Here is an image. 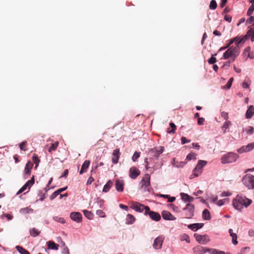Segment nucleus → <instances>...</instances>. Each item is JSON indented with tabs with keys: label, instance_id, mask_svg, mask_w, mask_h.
<instances>
[{
	"label": "nucleus",
	"instance_id": "f257e3e1",
	"mask_svg": "<svg viewBox=\"0 0 254 254\" xmlns=\"http://www.w3.org/2000/svg\"><path fill=\"white\" fill-rule=\"evenodd\" d=\"M251 199L242 194H238L233 200V206L237 210L241 211L244 207L247 208L251 203Z\"/></svg>",
	"mask_w": 254,
	"mask_h": 254
},
{
	"label": "nucleus",
	"instance_id": "f03ea898",
	"mask_svg": "<svg viewBox=\"0 0 254 254\" xmlns=\"http://www.w3.org/2000/svg\"><path fill=\"white\" fill-rule=\"evenodd\" d=\"M240 48L238 47L232 46L225 52L223 55V59L224 60L233 58L232 61L234 62L240 54Z\"/></svg>",
	"mask_w": 254,
	"mask_h": 254
},
{
	"label": "nucleus",
	"instance_id": "7ed1b4c3",
	"mask_svg": "<svg viewBox=\"0 0 254 254\" xmlns=\"http://www.w3.org/2000/svg\"><path fill=\"white\" fill-rule=\"evenodd\" d=\"M164 151L163 146H160L157 147H154L148 151V159L150 160H157L161 154Z\"/></svg>",
	"mask_w": 254,
	"mask_h": 254
},
{
	"label": "nucleus",
	"instance_id": "20e7f679",
	"mask_svg": "<svg viewBox=\"0 0 254 254\" xmlns=\"http://www.w3.org/2000/svg\"><path fill=\"white\" fill-rule=\"evenodd\" d=\"M239 157V156L237 153L230 152L222 157L221 162L223 164L232 163L236 162Z\"/></svg>",
	"mask_w": 254,
	"mask_h": 254
},
{
	"label": "nucleus",
	"instance_id": "39448f33",
	"mask_svg": "<svg viewBox=\"0 0 254 254\" xmlns=\"http://www.w3.org/2000/svg\"><path fill=\"white\" fill-rule=\"evenodd\" d=\"M242 182L243 185L249 190H253L254 189V176L250 174H247L245 175Z\"/></svg>",
	"mask_w": 254,
	"mask_h": 254
},
{
	"label": "nucleus",
	"instance_id": "423d86ee",
	"mask_svg": "<svg viewBox=\"0 0 254 254\" xmlns=\"http://www.w3.org/2000/svg\"><path fill=\"white\" fill-rule=\"evenodd\" d=\"M183 215L185 218L190 219L194 216V206L193 204L188 203L185 207L183 209Z\"/></svg>",
	"mask_w": 254,
	"mask_h": 254
},
{
	"label": "nucleus",
	"instance_id": "0eeeda50",
	"mask_svg": "<svg viewBox=\"0 0 254 254\" xmlns=\"http://www.w3.org/2000/svg\"><path fill=\"white\" fill-rule=\"evenodd\" d=\"M144 214L146 215H148L152 220L155 221H158L161 219L160 215L158 212L150 211L149 207L146 208Z\"/></svg>",
	"mask_w": 254,
	"mask_h": 254
},
{
	"label": "nucleus",
	"instance_id": "6e6552de",
	"mask_svg": "<svg viewBox=\"0 0 254 254\" xmlns=\"http://www.w3.org/2000/svg\"><path fill=\"white\" fill-rule=\"evenodd\" d=\"M150 176L148 174H145L144 177L140 182L141 188L145 190H146L150 186Z\"/></svg>",
	"mask_w": 254,
	"mask_h": 254
},
{
	"label": "nucleus",
	"instance_id": "1a4fd4ad",
	"mask_svg": "<svg viewBox=\"0 0 254 254\" xmlns=\"http://www.w3.org/2000/svg\"><path fill=\"white\" fill-rule=\"evenodd\" d=\"M164 240V236L161 235L157 237L154 241L153 248L155 250H159L162 248Z\"/></svg>",
	"mask_w": 254,
	"mask_h": 254
},
{
	"label": "nucleus",
	"instance_id": "9d476101",
	"mask_svg": "<svg viewBox=\"0 0 254 254\" xmlns=\"http://www.w3.org/2000/svg\"><path fill=\"white\" fill-rule=\"evenodd\" d=\"M194 237L200 244H205L210 241L209 237L207 235H201L195 233L194 234Z\"/></svg>",
	"mask_w": 254,
	"mask_h": 254
},
{
	"label": "nucleus",
	"instance_id": "9b49d317",
	"mask_svg": "<svg viewBox=\"0 0 254 254\" xmlns=\"http://www.w3.org/2000/svg\"><path fill=\"white\" fill-rule=\"evenodd\" d=\"M147 207H149L147 206H145L143 204L137 202H133L131 206V208L132 209L139 212H142L144 210L146 211V208Z\"/></svg>",
	"mask_w": 254,
	"mask_h": 254
},
{
	"label": "nucleus",
	"instance_id": "f8f14e48",
	"mask_svg": "<svg viewBox=\"0 0 254 254\" xmlns=\"http://www.w3.org/2000/svg\"><path fill=\"white\" fill-rule=\"evenodd\" d=\"M209 248L203 247L201 246H196L192 249L193 252L194 254H204L206 252H208Z\"/></svg>",
	"mask_w": 254,
	"mask_h": 254
},
{
	"label": "nucleus",
	"instance_id": "ddd939ff",
	"mask_svg": "<svg viewBox=\"0 0 254 254\" xmlns=\"http://www.w3.org/2000/svg\"><path fill=\"white\" fill-rule=\"evenodd\" d=\"M70 218L72 220L77 223H80L82 220V214L78 212H72L70 213Z\"/></svg>",
	"mask_w": 254,
	"mask_h": 254
},
{
	"label": "nucleus",
	"instance_id": "4468645a",
	"mask_svg": "<svg viewBox=\"0 0 254 254\" xmlns=\"http://www.w3.org/2000/svg\"><path fill=\"white\" fill-rule=\"evenodd\" d=\"M33 164L29 161L26 164L24 170V178L27 179L31 174V170L33 167Z\"/></svg>",
	"mask_w": 254,
	"mask_h": 254
},
{
	"label": "nucleus",
	"instance_id": "2eb2a0df",
	"mask_svg": "<svg viewBox=\"0 0 254 254\" xmlns=\"http://www.w3.org/2000/svg\"><path fill=\"white\" fill-rule=\"evenodd\" d=\"M140 174V171L135 167H132L129 169V176L132 179H136Z\"/></svg>",
	"mask_w": 254,
	"mask_h": 254
},
{
	"label": "nucleus",
	"instance_id": "dca6fc26",
	"mask_svg": "<svg viewBox=\"0 0 254 254\" xmlns=\"http://www.w3.org/2000/svg\"><path fill=\"white\" fill-rule=\"evenodd\" d=\"M125 183L123 180L117 179L115 181V187L117 191L122 192L124 190Z\"/></svg>",
	"mask_w": 254,
	"mask_h": 254
},
{
	"label": "nucleus",
	"instance_id": "f3484780",
	"mask_svg": "<svg viewBox=\"0 0 254 254\" xmlns=\"http://www.w3.org/2000/svg\"><path fill=\"white\" fill-rule=\"evenodd\" d=\"M112 155V163L114 164H117L118 163L119 159L120 156V149L118 148L115 149L113 152Z\"/></svg>",
	"mask_w": 254,
	"mask_h": 254
},
{
	"label": "nucleus",
	"instance_id": "a211bd4d",
	"mask_svg": "<svg viewBox=\"0 0 254 254\" xmlns=\"http://www.w3.org/2000/svg\"><path fill=\"white\" fill-rule=\"evenodd\" d=\"M162 216L166 220H175L176 218L170 212L164 210L162 212Z\"/></svg>",
	"mask_w": 254,
	"mask_h": 254
},
{
	"label": "nucleus",
	"instance_id": "6ab92c4d",
	"mask_svg": "<svg viewBox=\"0 0 254 254\" xmlns=\"http://www.w3.org/2000/svg\"><path fill=\"white\" fill-rule=\"evenodd\" d=\"M204 225L203 223H194L188 225V228L193 231H196L201 228Z\"/></svg>",
	"mask_w": 254,
	"mask_h": 254
},
{
	"label": "nucleus",
	"instance_id": "aec40b11",
	"mask_svg": "<svg viewBox=\"0 0 254 254\" xmlns=\"http://www.w3.org/2000/svg\"><path fill=\"white\" fill-rule=\"evenodd\" d=\"M34 177L33 176L31 180L28 181L20 189L22 191H24L26 189L28 188L29 189L34 184Z\"/></svg>",
	"mask_w": 254,
	"mask_h": 254
},
{
	"label": "nucleus",
	"instance_id": "412c9836",
	"mask_svg": "<svg viewBox=\"0 0 254 254\" xmlns=\"http://www.w3.org/2000/svg\"><path fill=\"white\" fill-rule=\"evenodd\" d=\"M186 164V163L184 161L178 162L175 158L173 159L171 162L172 166L176 168H183Z\"/></svg>",
	"mask_w": 254,
	"mask_h": 254
},
{
	"label": "nucleus",
	"instance_id": "4be33fe9",
	"mask_svg": "<svg viewBox=\"0 0 254 254\" xmlns=\"http://www.w3.org/2000/svg\"><path fill=\"white\" fill-rule=\"evenodd\" d=\"M207 164V161L199 160L197 164V165L193 169V172H198L203 167L205 166Z\"/></svg>",
	"mask_w": 254,
	"mask_h": 254
},
{
	"label": "nucleus",
	"instance_id": "5701e85b",
	"mask_svg": "<svg viewBox=\"0 0 254 254\" xmlns=\"http://www.w3.org/2000/svg\"><path fill=\"white\" fill-rule=\"evenodd\" d=\"M182 200L185 202H190L193 200V198L187 193L182 192L181 193Z\"/></svg>",
	"mask_w": 254,
	"mask_h": 254
},
{
	"label": "nucleus",
	"instance_id": "b1692460",
	"mask_svg": "<svg viewBox=\"0 0 254 254\" xmlns=\"http://www.w3.org/2000/svg\"><path fill=\"white\" fill-rule=\"evenodd\" d=\"M254 114V107L253 105L250 106L246 113V118L247 119L251 118Z\"/></svg>",
	"mask_w": 254,
	"mask_h": 254
},
{
	"label": "nucleus",
	"instance_id": "393cba45",
	"mask_svg": "<svg viewBox=\"0 0 254 254\" xmlns=\"http://www.w3.org/2000/svg\"><path fill=\"white\" fill-rule=\"evenodd\" d=\"M90 161L89 160H85L82 165L81 170L79 172L80 174H83L86 171V170L89 167L90 165Z\"/></svg>",
	"mask_w": 254,
	"mask_h": 254
},
{
	"label": "nucleus",
	"instance_id": "a878e982",
	"mask_svg": "<svg viewBox=\"0 0 254 254\" xmlns=\"http://www.w3.org/2000/svg\"><path fill=\"white\" fill-rule=\"evenodd\" d=\"M135 221V217L131 214H128L126 219L127 224H132Z\"/></svg>",
	"mask_w": 254,
	"mask_h": 254
},
{
	"label": "nucleus",
	"instance_id": "bb28decb",
	"mask_svg": "<svg viewBox=\"0 0 254 254\" xmlns=\"http://www.w3.org/2000/svg\"><path fill=\"white\" fill-rule=\"evenodd\" d=\"M112 186L113 182L111 180H109L104 185L102 191L104 192H108Z\"/></svg>",
	"mask_w": 254,
	"mask_h": 254
},
{
	"label": "nucleus",
	"instance_id": "cd10ccee",
	"mask_svg": "<svg viewBox=\"0 0 254 254\" xmlns=\"http://www.w3.org/2000/svg\"><path fill=\"white\" fill-rule=\"evenodd\" d=\"M59 245L54 242L50 241L48 242V248L53 250H58Z\"/></svg>",
	"mask_w": 254,
	"mask_h": 254
},
{
	"label": "nucleus",
	"instance_id": "c85d7f7f",
	"mask_svg": "<svg viewBox=\"0 0 254 254\" xmlns=\"http://www.w3.org/2000/svg\"><path fill=\"white\" fill-rule=\"evenodd\" d=\"M202 218L204 220H209L211 219V216L209 211L207 209H205L202 211Z\"/></svg>",
	"mask_w": 254,
	"mask_h": 254
},
{
	"label": "nucleus",
	"instance_id": "c756f323",
	"mask_svg": "<svg viewBox=\"0 0 254 254\" xmlns=\"http://www.w3.org/2000/svg\"><path fill=\"white\" fill-rule=\"evenodd\" d=\"M33 211L34 210L32 208H29L28 207L21 208L19 210L20 213L24 214L33 213Z\"/></svg>",
	"mask_w": 254,
	"mask_h": 254
},
{
	"label": "nucleus",
	"instance_id": "7c9ffc66",
	"mask_svg": "<svg viewBox=\"0 0 254 254\" xmlns=\"http://www.w3.org/2000/svg\"><path fill=\"white\" fill-rule=\"evenodd\" d=\"M30 235L33 237H36L39 235L40 231L33 228L29 230Z\"/></svg>",
	"mask_w": 254,
	"mask_h": 254
},
{
	"label": "nucleus",
	"instance_id": "2f4dec72",
	"mask_svg": "<svg viewBox=\"0 0 254 254\" xmlns=\"http://www.w3.org/2000/svg\"><path fill=\"white\" fill-rule=\"evenodd\" d=\"M247 36L251 38V40L253 42L254 41V28H251L247 32Z\"/></svg>",
	"mask_w": 254,
	"mask_h": 254
},
{
	"label": "nucleus",
	"instance_id": "473e14b6",
	"mask_svg": "<svg viewBox=\"0 0 254 254\" xmlns=\"http://www.w3.org/2000/svg\"><path fill=\"white\" fill-rule=\"evenodd\" d=\"M15 248L20 254H30L27 250L19 246H16Z\"/></svg>",
	"mask_w": 254,
	"mask_h": 254
},
{
	"label": "nucleus",
	"instance_id": "72a5a7b5",
	"mask_svg": "<svg viewBox=\"0 0 254 254\" xmlns=\"http://www.w3.org/2000/svg\"><path fill=\"white\" fill-rule=\"evenodd\" d=\"M83 212L85 216L88 219L91 220L93 218V214L91 212L87 210H83Z\"/></svg>",
	"mask_w": 254,
	"mask_h": 254
},
{
	"label": "nucleus",
	"instance_id": "f704fd0d",
	"mask_svg": "<svg viewBox=\"0 0 254 254\" xmlns=\"http://www.w3.org/2000/svg\"><path fill=\"white\" fill-rule=\"evenodd\" d=\"M208 253L210 254H225V253L221 251L216 250L215 249H209L208 250Z\"/></svg>",
	"mask_w": 254,
	"mask_h": 254
},
{
	"label": "nucleus",
	"instance_id": "c9c22d12",
	"mask_svg": "<svg viewBox=\"0 0 254 254\" xmlns=\"http://www.w3.org/2000/svg\"><path fill=\"white\" fill-rule=\"evenodd\" d=\"M251 83V81L250 79L246 77L245 81L242 83V87L244 88H248L249 87V86L250 85Z\"/></svg>",
	"mask_w": 254,
	"mask_h": 254
},
{
	"label": "nucleus",
	"instance_id": "e433bc0d",
	"mask_svg": "<svg viewBox=\"0 0 254 254\" xmlns=\"http://www.w3.org/2000/svg\"><path fill=\"white\" fill-rule=\"evenodd\" d=\"M186 159L190 161L196 159V154L193 152H190L187 156Z\"/></svg>",
	"mask_w": 254,
	"mask_h": 254
},
{
	"label": "nucleus",
	"instance_id": "4c0bfd02",
	"mask_svg": "<svg viewBox=\"0 0 254 254\" xmlns=\"http://www.w3.org/2000/svg\"><path fill=\"white\" fill-rule=\"evenodd\" d=\"M233 39H235V47H238L240 49H241V47L242 46V41L240 39V37H236L235 38H233Z\"/></svg>",
	"mask_w": 254,
	"mask_h": 254
},
{
	"label": "nucleus",
	"instance_id": "58836bf2",
	"mask_svg": "<svg viewBox=\"0 0 254 254\" xmlns=\"http://www.w3.org/2000/svg\"><path fill=\"white\" fill-rule=\"evenodd\" d=\"M59 142L58 141L52 143L51 146L49 147L48 151L51 153L52 151L55 150L57 148Z\"/></svg>",
	"mask_w": 254,
	"mask_h": 254
},
{
	"label": "nucleus",
	"instance_id": "ea45409f",
	"mask_svg": "<svg viewBox=\"0 0 254 254\" xmlns=\"http://www.w3.org/2000/svg\"><path fill=\"white\" fill-rule=\"evenodd\" d=\"M181 241H185L187 243H190V237L188 235L186 234H184L181 236L180 238Z\"/></svg>",
	"mask_w": 254,
	"mask_h": 254
},
{
	"label": "nucleus",
	"instance_id": "a19ab883",
	"mask_svg": "<svg viewBox=\"0 0 254 254\" xmlns=\"http://www.w3.org/2000/svg\"><path fill=\"white\" fill-rule=\"evenodd\" d=\"M231 125V122L229 121H226L223 126L222 127V128L224 129V132H226V130Z\"/></svg>",
	"mask_w": 254,
	"mask_h": 254
},
{
	"label": "nucleus",
	"instance_id": "79ce46f5",
	"mask_svg": "<svg viewBox=\"0 0 254 254\" xmlns=\"http://www.w3.org/2000/svg\"><path fill=\"white\" fill-rule=\"evenodd\" d=\"M53 219L58 222L61 223L62 224H64L65 223V220L64 218L59 217V216H54L53 217Z\"/></svg>",
	"mask_w": 254,
	"mask_h": 254
},
{
	"label": "nucleus",
	"instance_id": "37998d69",
	"mask_svg": "<svg viewBox=\"0 0 254 254\" xmlns=\"http://www.w3.org/2000/svg\"><path fill=\"white\" fill-rule=\"evenodd\" d=\"M217 3L215 0H211L209 4V8L210 9H215L217 7Z\"/></svg>",
	"mask_w": 254,
	"mask_h": 254
},
{
	"label": "nucleus",
	"instance_id": "c03bdc74",
	"mask_svg": "<svg viewBox=\"0 0 254 254\" xmlns=\"http://www.w3.org/2000/svg\"><path fill=\"white\" fill-rule=\"evenodd\" d=\"M246 24L254 25V17L253 16H250L246 20Z\"/></svg>",
	"mask_w": 254,
	"mask_h": 254
},
{
	"label": "nucleus",
	"instance_id": "a18cd8bd",
	"mask_svg": "<svg viewBox=\"0 0 254 254\" xmlns=\"http://www.w3.org/2000/svg\"><path fill=\"white\" fill-rule=\"evenodd\" d=\"M216 54H214L211 58H210L208 60V63L210 64H214L217 61L216 59L214 57V56H216Z\"/></svg>",
	"mask_w": 254,
	"mask_h": 254
},
{
	"label": "nucleus",
	"instance_id": "49530a36",
	"mask_svg": "<svg viewBox=\"0 0 254 254\" xmlns=\"http://www.w3.org/2000/svg\"><path fill=\"white\" fill-rule=\"evenodd\" d=\"M32 160L34 164L38 166L39 163L40 162V160L38 158V157L37 155L34 154L32 156Z\"/></svg>",
	"mask_w": 254,
	"mask_h": 254
},
{
	"label": "nucleus",
	"instance_id": "de8ad7c7",
	"mask_svg": "<svg viewBox=\"0 0 254 254\" xmlns=\"http://www.w3.org/2000/svg\"><path fill=\"white\" fill-rule=\"evenodd\" d=\"M247 152H249L254 148V142H252L246 145Z\"/></svg>",
	"mask_w": 254,
	"mask_h": 254
},
{
	"label": "nucleus",
	"instance_id": "09e8293b",
	"mask_svg": "<svg viewBox=\"0 0 254 254\" xmlns=\"http://www.w3.org/2000/svg\"><path fill=\"white\" fill-rule=\"evenodd\" d=\"M245 131L247 132L248 134L251 135L253 133L254 130L253 127L249 126L245 129Z\"/></svg>",
	"mask_w": 254,
	"mask_h": 254
},
{
	"label": "nucleus",
	"instance_id": "8fccbe9b",
	"mask_svg": "<svg viewBox=\"0 0 254 254\" xmlns=\"http://www.w3.org/2000/svg\"><path fill=\"white\" fill-rule=\"evenodd\" d=\"M140 156V152H136L135 151L132 157V160L133 162H135L137 159Z\"/></svg>",
	"mask_w": 254,
	"mask_h": 254
},
{
	"label": "nucleus",
	"instance_id": "3c124183",
	"mask_svg": "<svg viewBox=\"0 0 254 254\" xmlns=\"http://www.w3.org/2000/svg\"><path fill=\"white\" fill-rule=\"evenodd\" d=\"M170 126L172 128V130L168 131L169 133H175V129L176 128L175 125L173 123H170Z\"/></svg>",
	"mask_w": 254,
	"mask_h": 254
},
{
	"label": "nucleus",
	"instance_id": "603ef678",
	"mask_svg": "<svg viewBox=\"0 0 254 254\" xmlns=\"http://www.w3.org/2000/svg\"><path fill=\"white\" fill-rule=\"evenodd\" d=\"M104 203V200L99 197H97L96 200V203L99 206L100 208H102V205Z\"/></svg>",
	"mask_w": 254,
	"mask_h": 254
},
{
	"label": "nucleus",
	"instance_id": "864d4df0",
	"mask_svg": "<svg viewBox=\"0 0 254 254\" xmlns=\"http://www.w3.org/2000/svg\"><path fill=\"white\" fill-rule=\"evenodd\" d=\"M250 250L249 247H244L240 250V254H246Z\"/></svg>",
	"mask_w": 254,
	"mask_h": 254
},
{
	"label": "nucleus",
	"instance_id": "5fc2aeb1",
	"mask_svg": "<svg viewBox=\"0 0 254 254\" xmlns=\"http://www.w3.org/2000/svg\"><path fill=\"white\" fill-rule=\"evenodd\" d=\"M231 236L232 237V243L235 245H237L238 244V241H237V234L234 233V234L231 235Z\"/></svg>",
	"mask_w": 254,
	"mask_h": 254
},
{
	"label": "nucleus",
	"instance_id": "6e6d98bb",
	"mask_svg": "<svg viewBox=\"0 0 254 254\" xmlns=\"http://www.w3.org/2000/svg\"><path fill=\"white\" fill-rule=\"evenodd\" d=\"M254 11V5L252 4L250 7L249 8L247 11V15L250 16L251 15L253 11Z\"/></svg>",
	"mask_w": 254,
	"mask_h": 254
},
{
	"label": "nucleus",
	"instance_id": "4d7b16f0",
	"mask_svg": "<svg viewBox=\"0 0 254 254\" xmlns=\"http://www.w3.org/2000/svg\"><path fill=\"white\" fill-rule=\"evenodd\" d=\"M237 152L240 154H242L244 152H247L246 146H242L241 147L238 149Z\"/></svg>",
	"mask_w": 254,
	"mask_h": 254
},
{
	"label": "nucleus",
	"instance_id": "13d9d810",
	"mask_svg": "<svg viewBox=\"0 0 254 254\" xmlns=\"http://www.w3.org/2000/svg\"><path fill=\"white\" fill-rule=\"evenodd\" d=\"M96 213L100 217L104 218L105 217V213L102 210H97Z\"/></svg>",
	"mask_w": 254,
	"mask_h": 254
},
{
	"label": "nucleus",
	"instance_id": "bf43d9fd",
	"mask_svg": "<svg viewBox=\"0 0 254 254\" xmlns=\"http://www.w3.org/2000/svg\"><path fill=\"white\" fill-rule=\"evenodd\" d=\"M63 249L62 251V254H69V250L67 247L65 246V244L63 243Z\"/></svg>",
	"mask_w": 254,
	"mask_h": 254
},
{
	"label": "nucleus",
	"instance_id": "052dcab7",
	"mask_svg": "<svg viewBox=\"0 0 254 254\" xmlns=\"http://www.w3.org/2000/svg\"><path fill=\"white\" fill-rule=\"evenodd\" d=\"M226 201V199H220L217 201L216 204L219 206H222L223 205H224Z\"/></svg>",
	"mask_w": 254,
	"mask_h": 254
},
{
	"label": "nucleus",
	"instance_id": "680f3d73",
	"mask_svg": "<svg viewBox=\"0 0 254 254\" xmlns=\"http://www.w3.org/2000/svg\"><path fill=\"white\" fill-rule=\"evenodd\" d=\"M170 206L174 212H181L180 210L179 209V208L178 206H175L173 204H171Z\"/></svg>",
	"mask_w": 254,
	"mask_h": 254
},
{
	"label": "nucleus",
	"instance_id": "e2e57ef3",
	"mask_svg": "<svg viewBox=\"0 0 254 254\" xmlns=\"http://www.w3.org/2000/svg\"><path fill=\"white\" fill-rule=\"evenodd\" d=\"M58 195H59L57 190L54 191L50 196V198L51 200H53L55 199Z\"/></svg>",
	"mask_w": 254,
	"mask_h": 254
},
{
	"label": "nucleus",
	"instance_id": "0e129e2a",
	"mask_svg": "<svg viewBox=\"0 0 254 254\" xmlns=\"http://www.w3.org/2000/svg\"><path fill=\"white\" fill-rule=\"evenodd\" d=\"M2 218L3 217H5L8 220H11L13 218V216L12 215H11L10 214H3L2 215H1L0 216Z\"/></svg>",
	"mask_w": 254,
	"mask_h": 254
},
{
	"label": "nucleus",
	"instance_id": "69168bd1",
	"mask_svg": "<svg viewBox=\"0 0 254 254\" xmlns=\"http://www.w3.org/2000/svg\"><path fill=\"white\" fill-rule=\"evenodd\" d=\"M200 173H201V171L199 173H197V172L193 171L192 174L190 177V179H192L195 177H197L199 176V174H200Z\"/></svg>",
	"mask_w": 254,
	"mask_h": 254
},
{
	"label": "nucleus",
	"instance_id": "338daca9",
	"mask_svg": "<svg viewBox=\"0 0 254 254\" xmlns=\"http://www.w3.org/2000/svg\"><path fill=\"white\" fill-rule=\"evenodd\" d=\"M190 142V140L188 139L186 137L183 136L181 138V142L182 144H184L186 143H189Z\"/></svg>",
	"mask_w": 254,
	"mask_h": 254
},
{
	"label": "nucleus",
	"instance_id": "774afa93",
	"mask_svg": "<svg viewBox=\"0 0 254 254\" xmlns=\"http://www.w3.org/2000/svg\"><path fill=\"white\" fill-rule=\"evenodd\" d=\"M221 117L224 119V120H227L228 119V113L227 112H222L221 113Z\"/></svg>",
	"mask_w": 254,
	"mask_h": 254
}]
</instances>
